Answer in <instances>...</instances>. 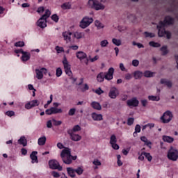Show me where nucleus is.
<instances>
[{
	"label": "nucleus",
	"instance_id": "obj_63",
	"mask_svg": "<svg viewBox=\"0 0 178 178\" xmlns=\"http://www.w3.org/2000/svg\"><path fill=\"white\" fill-rule=\"evenodd\" d=\"M142 106H144L145 108V106H147V104H148V101L147 99H142L140 101Z\"/></svg>",
	"mask_w": 178,
	"mask_h": 178
},
{
	"label": "nucleus",
	"instance_id": "obj_3",
	"mask_svg": "<svg viewBox=\"0 0 178 178\" xmlns=\"http://www.w3.org/2000/svg\"><path fill=\"white\" fill-rule=\"evenodd\" d=\"M88 5L90 8L95 9V10H104L105 9V6L97 0H89Z\"/></svg>",
	"mask_w": 178,
	"mask_h": 178
},
{
	"label": "nucleus",
	"instance_id": "obj_37",
	"mask_svg": "<svg viewBox=\"0 0 178 178\" xmlns=\"http://www.w3.org/2000/svg\"><path fill=\"white\" fill-rule=\"evenodd\" d=\"M142 155H144V156L147 159L149 162H151V161H152V156H151V154L143 152Z\"/></svg>",
	"mask_w": 178,
	"mask_h": 178
},
{
	"label": "nucleus",
	"instance_id": "obj_17",
	"mask_svg": "<svg viewBox=\"0 0 178 178\" xmlns=\"http://www.w3.org/2000/svg\"><path fill=\"white\" fill-rule=\"evenodd\" d=\"M62 35L64 38V40L66 41V42H70L72 41V35H73V33L67 31L63 32Z\"/></svg>",
	"mask_w": 178,
	"mask_h": 178
},
{
	"label": "nucleus",
	"instance_id": "obj_48",
	"mask_svg": "<svg viewBox=\"0 0 178 178\" xmlns=\"http://www.w3.org/2000/svg\"><path fill=\"white\" fill-rule=\"evenodd\" d=\"M108 44H109V42L106 40H104L101 41V42H100V45L102 48H104L105 47H106V45H108Z\"/></svg>",
	"mask_w": 178,
	"mask_h": 178
},
{
	"label": "nucleus",
	"instance_id": "obj_22",
	"mask_svg": "<svg viewBox=\"0 0 178 178\" xmlns=\"http://www.w3.org/2000/svg\"><path fill=\"white\" fill-rule=\"evenodd\" d=\"M164 22L165 24L170 26L175 23V19H173L170 15H168L165 17Z\"/></svg>",
	"mask_w": 178,
	"mask_h": 178
},
{
	"label": "nucleus",
	"instance_id": "obj_20",
	"mask_svg": "<svg viewBox=\"0 0 178 178\" xmlns=\"http://www.w3.org/2000/svg\"><path fill=\"white\" fill-rule=\"evenodd\" d=\"M37 154H38L37 151H33L30 154V158L32 161V163H38V157L37 156Z\"/></svg>",
	"mask_w": 178,
	"mask_h": 178
},
{
	"label": "nucleus",
	"instance_id": "obj_44",
	"mask_svg": "<svg viewBox=\"0 0 178 178\" xmlns=\"http://www.w3.org/2000/svg\"><path fill=\"white\" fill-rule=\"evenodd\" d=\"M51 19L53 20V22H55V23H58V22H59V16H58L56 14L51 15Z\"/></svg>",
	"mask_w": 178,
	"mask_h": 178
},
{
	"label": "nucleus",
	"instance_id": "obj_1",
	"mask_svg": "<svg viewBox=\"0 0 178 178\" xmlns=\"http://www.w3.org/2000/svg\"><path fill=\"white\" fill-rule=\"evenodd\" d=\"M60 156L65 165H70L73 161L77 159V156H72V152L69 148L63 149L60 153Z\"/></svg>",
	"mask_w": 178,
	"mask_h": 178
},
{
	"label": "nucleus",
	"instance_id": "obj_8",
	"mask_svg": "<svg viewBox=\"0 0 178 178\" xmlns=\"http://www.w3.org/2000/svg\"><path fill=\"white\" fill-rule=\"evenodd\" d=\"M140 104V101L137 99V97H132L127 101V105L129 108H137Z\"/></svg>",
	"mask_w": 178,
	"mask_h": 178
},
{
	"label": "nucleus",
	"instance_id": "obj_14",
	"mask_svg": "<svg viewBox=\"0 0 178 178\" xmlns=\"http://www.w3.org/2000/svg\"><path fill=\"white\" fill-rule=\"evenodd\" d=\"M40 105V102L37 99L32 100L25 104L26 109H31V108H34L35 106H38Z\"/></svg>",
	"mask_w": 178,
	"mask_h": 178
},
{
	"label": "nucleus",
	"instance_id": "obj_53",
	"mask_svg": "<svg viewBox=\"0 0 178 178\" xmlns=\"http://www.w3.org/2000/svg\"><path fill=\"white\" fill-rule=\"evenodd\" d=\"M6 115L9 118H12V116H15V111H8L6 112Z\"/></svg>",
	"mask_w": 178,
	"mask_h": 178
},
{
	"label": "nucleus",
	"instance_id": "obj_16",
	"mask_svg": "<svg viewBox=\"0 0 178 178\" xmlns=\"http://www.w3.org/2000/svg\"><path fill=\"white\" fill-rule=\"evenodd\" d=\"M118 95H119V90L118 88L115 87L111 88L110 92H108V97H110L111 99H115Z\"/></svg>",
	"mask_w": 178,
	"mask_h": 178
},
{
	"label": "nucleus",
	"instance_id": "obj_26",
	"mask_svg": "<svg viewBox=\"0 0 178 178\" xmlns=\"http://www.w3.org/2000/svg\"><path fill=\"white\" fill-rule=\"evenodd\" d=\"M143 76H144V73H143V72L135 71L134 72V77L135 80H140L143 77Z\"/></svg>",
	"mask_w": 178,
	"mask_h": 178
},
{
	"label": "nucleus",
	"instance_id": "obj_6",
	"mask_svg": "<svg viewBox=\"0 0 178 178\" xmlns=\"http://www.w3.org/2000/svg\"><path fill=\"white\" fill-rule=\"evenodd\" d=\"M63 65L64 66L65 72L69 77H72L73 75V73L72 72L71 70V65L69 64V61H67V58H66V56H64L63 60Z\"/></svg>",
	"mask_w": 178,
	"mask_h": 178
},
{
	"label": "nucleus",
	"instance_id": "obj_60",
	"mask_svg": "<svg viewBox=\"0 0 178 178\" xmlns=\"http://www.w3.org/2000/svg\"><path fill=\"white\" fill-rule=\"evenodd\" d=\"M132 65L135 67H137V66H138V65H140V62L138 60H132Z\"/></svg>",
	"mask_w": 178,
	"mask_h": 178
},
{
	"label": "nucleus",
	"instance_id": "obj_32",
	"mask_svg": "<svg viewBox=\"0 0 178 178\" xmlns=\"http://www.w3.org/2000/svg\"><path fill=\"white\" fill-rule=\"evenodd\" d=\"M140 140L141 141L145 143V145H147V147H149V148H151V145L152 144V143H151V141H149L147 137L142 136L140 137Z\"/></svg>",
	"mask_w": 178,
	"mask_h": 178
},
{
	"label": "nucleus",
	"instance_id": "obj_56",
	"mask_svg": "<svg viewBox=\"0 0 178 178\" xmlns=\"http://www.w3.org/2000/svg\"><path fill=\"white\" fill-rule=\"evenodd\" d=\"M52 120L54 122V126H60V124H62V121H58L55 119H53Z\"/></svg>",
	"mask_w": 178,
	"mask_h": 178
},
{
	"label": "nucleus",
	"instance_id": "obj_46",
	"mask_svg": "<svg viewBox=\"0 0 178 178\" xmlns=\"http://www.w3.org/2000/svg\"><path fill=\"white\" fill-rule=\"evenodd\" d=\"M80 89L82 91V92H84L90 89V87L88 86V85L87 83H85L84 87L80 86Z\"/></svg>",
	"mask_w": 178,
	"mask_h": 178
},
{
	"label": "nucleus",
	"instance_id": "obj_52",
	"mask_svg": "<svg viewBox=\"0 0 178 178\" xmlns=\"http://www.w3.org/2000/svg\"><path fill=\"white\" fill-rule=\"evenodd\" d=\"M15 47H24V42L23 41H19L15 43Z\"/></svg>",
	"mask_w": 178,
	"mask_h": 178
},
{
	"label": "nucleus",
	"instance_id": "obj_42",
	"mask_svg": "<svg viewBox=\"0 0 178 178\" xmlns=\"http://www.w3.org/2000/svg\"><path fill=\"white\" fill-rule=\"evenodd\" d=\"M75 170V172L78 174L79 176H81V175H83V172H84V169H83V167H78Z\"/></svg>",
	"mask_w": 178,
	"mask_h": 178
},
{
	"label": "nucleus",
	"instance_id": "obj_57",
	"mask_svg": "<svg viewBox=\"0 0 178 178\" xmlns=\"http://www.w3.org/2000/svg\"><path fill=\"white\" fill-rule=\"evenodd\" d=\"M51 175L54 177H56V178H58V177H60V175L56 171H53L51 172Z\"/></svg>",
	"mask_w": 178,
	"mask_h": 178
},
{
	"label": "nucleus",
	"instance_id": "obj_31",
	"mask_svg": "<svg viewBox=\"0 0 178 178\" xmlns=\"http://www.w3.org/2000/svg\"><path fill=\"white\" fill-rule=\"evenodd\" d=\"M166 26V24L165 23V20L163 22L160 21L159 23V25H157V29H158V33H159V30L161 32H162V30H165V26Z\"/></svg>",
	"mask_w": 178,
	"mask_h": 178
},
{
	"label": "nucleus",
	"instance_id": "obj_51",
	"mask_svg": "<svg viewBox=\"0 0 178 178\" xmlns=\"http://www.w3.org/2000/svg\"><path fill=\"white\" fill-rule=\"evenodd\" d=\"M80 130H81V127H79V125H75L72 131H71L72 132H76V131H80Z\"/></svg>",
	"mask_w": 178,
	"mask_h": 178
},
{
	"label": "nucleus",
	"instance_id": "obj_21",
	"mask_svg": "<svg viewBox=\"0 0 178 178\" xmlns=\"http://www.w3.org/2000/svg\"><path fill=\"white\" fill-rule=\"evenodd\" d=\"M31 57V54L29 52L24 51L22 54L21 59L22 62H27V60H30V58Z\"/></svg>",
	"mask_w": 178,
	"mask_h": 178
},
{
	"label": "nucleus",
	"instance_id": "obj_2",
	"mask_svg": "<svg viewBox=\"0 0 178 178\" xmlns=\"http://www.w3.org/2000/svg\"><path fill=\"white\" fill-rule=\"evenodd\" d=\"M51 16V11L46 10L45 13L42 17L38 20L37 24L40 29H45L47 27V19Z\"/></svg>",
	"mask_w": 178,
	"mask_h": 178
},
{
	"label": "nucleus",
	"instance_id": "obj_55",
	"mask_svg": "<svg viewBox=\"0 0 178 178\" xmlns=\"http://www.w3.org/2000/svg\"><path fill=\"white\" fill-rule=\"evenodd\" d=\"M76 113V108H71L68 112L69 116H73Z\"/></svg>",
	"mask_w": 178,
	"mask_h": 178
},
{
	"label": "nucleus",
	"instance_id": "obj_30",
	"mask_svg": "<svg viewBox=\"0 0 178 178\" xmlns=\"http://www.w3.org/2000/svg\"><path fill=\"white\" fill-rule=\"evenodd\" d=\"M72 36L74 38L80 40V38H83V37H84V33L76 31L74 34H72Z\"/></svg>",
	"mask_w": 178,
	"mask_h": 178
},
{
	"label": "nucleus",
	"instance_id": "obj_45",
	"mask_svg": "<svg viewBox=\"0 0 178 178\" xmlns=\"http://www.w3.org/2000/svg\"><path fill=\"white\" fill-rule=\"evenodd\" d=\"M55 49H56L57 54H62V52H65V49H63V47H60L59 46H56L55 47Z\"/></svg>",
	"mask_w": 178,
	"mask_h": 178
},
{
	"label": "nucleus",
	"instance_id": "obj_13",
	"mask_svg": "<svg viewBox=\"0 0 178 178\" xmlns=\"http://www.w3.org/2000/svg\"><path fill=\"white\" fill-rule=\"evenodd\" d=\"M115 73V68L110 67L107 72L104 73L105 79L108 81L113 79V74Z\"/></svg>",
	"mask_w": 178,
	"mask_h": 178
},
{
	"label": "nucleus",
	"instance_id": "obj_25",
	"mask_svg": "<svg viewBox=\"0 0 178 178\" xmlns=\"http://www.w3.org/2000/svg\"><path fill=\"white\" fill-rule=\"evenodd\" d=\"M90 106L93 108V109H95L96 111H101V109H102L101 104L97 102H92L90 104Z\"/></svg>",
	"mask_w": 178,
	"mask_h": 178
},
{
	"label": "nucleus",
	"instance_id": "obj_36",
	"mask_svg": "<svg viewBox=\"0 0 178 178\" xmlns=\"http://www.w3.org/2000/svg\"><path fill=\"white\" fill-rule=\"evenodd\" d=\"M160 49L162 52L163 56H165V55H168V54H169V50H168V46H163Z\"/></svg>",
	"mask_w": 178,
	"mask_h": 178
},
{
	"label": "nucleus",
	"instance_id": "obj_23",
	"mask_svg": "<svg viewBox=\"0 0 178 178\" xmlns=\"http://www.w3.org/2000/svg\"><path fill=\"white\" fill-rule=\"evenodd\" d=\"M162 140L163 141H164V143H168V144H172V143L175 141V138H173V137L166 136V135H163L162 136Z\"/></svg>",
	"mask_w": 178,
	"mask_h": 178
},
{
	"label": "nucleus",
	"instance_id": "obj_39",
	"mask_svg": "<svg viewBox=\"0 0 178 178\" xmlns=\"http://www.w3.org/2000/svg\"><path fill=\"white\" fill-rule=\"evenodd\" d=\"M112 42L114 44V45H116L117 47H120L122 45V40L116 38L112 39Z\"/></svg>",
	"mask_w": 178,
	"mask_h": 178
},
{
	"label": "nucleus",
	"instance_id": "obj_4",
	"mask_svg": "<svg viewBox=\"0 0 178 178\" xmlns=\"http://www.w3.org/2000/svg\"><path fill=\"white\" fill-rule=\"evenodd\" d=\"M167 157L170 161L176 162V161L178 159V150L175 148H173V147H171L168 151Z\"/></svg>",
	"mask_w": 178,
	"mask_h": 178
},
{
	"label": "nucleus",
	"instance_id": "obj_64",
	"mask_svg": "<svg viewBox=\"0 0 178 178\" xmlns=\"http://www.w3.org/2000/svg\"><path fill=\"white\" fill-rule=\"evenodd\" d=\"M99 59V56H95L94 58H90V62H95L96 60H98Z\"/></svg>",
	"mask_w": 178,
	"mask_h": 178
},
{
	"label": "nucleus",
	"instance_id": "obj_34",
	"mask_svg": "<svg viewBox=\"0 0 178 178\" xmlns=\"http://www.w3.org/2000/svg\"><path fill=\"white\" fill-rule=\"evenodd\" d=\"M45 143H47V137L45 136L40 137L38 140V145H40V146L45 145Z\"/></svg>",
	"mask_w": 178,
	"mask_h": 178
},
{
	"label": "nucleus",
	"instance_id": "obj_29",
	"mask_svg": "<svg viewBox=\"0 0 178 178\" xmlns=\"http://www.w3.org/2000/svg\"><path fill=\"white\" fill-rule=\"evenodd\" d=\"M18 144H20V145H23V147H26L27 146V140L26 139V137L22 136L18 140Z\"/></svg>",
	"mask_w": 178,
	"mask_h": 178
},
{
	"label": "nucleus",
	"instance_id": "obj_27",
	"mask_svg": "<svg viewBox=\"0 0 178 178\" xmlns=\"http://www.w3.org/2000/svg\"><path fill=\"white\" fill-rule=\"evenodd\" d=\"M161 84H165L168 88H172V86H173V83L170 81H168L165 79H161Z\"/></svg>",
	"mask_w": 178,
	"mask_h": 178
},
{
	"label": "nucleus",
	"instance_id": "obj_50",
	"mask_svg": "<svg viewBox=\"0 0 178 178\" xmlns=\"http://www.w3.org/2000/svg\"><path fill=\"white\" fill-rule=\"evenodd\" d=\"M56 76L57 77H60V76H62V69L60 67L56 69Z\"/></svg>",
	"mask_w": 178,
	"mask_h": 178
},
{
	"label": "nucleus",
	"instance_id": "obj_19",
	"mask_svg": "<svg viewBox=\"0 0 178 178\" xmlns=\"http://www.w3.org/2000/svg\"><path fill=\"white\" fill-rule=\"evenodd\" d=\"M67 133L70 136V138L72 141H80V140H81V136L76 134L74 132L70 131H68Z\"/></svg>",
	"mask_w": 178,
	"mask_h": 178
},
{
	"label": "nucleus",
	"instance_id": "obj_7",
	"mask_svg": "<svg viewBox=\"0 0 178 178\" xmlns=\"http://www.w3.org/2000/svg\"><path fill=\"white\" fill-rule=\"evenodd\" d=\"M92 22H94V19L92 17H85L81 21L79 26L81 29H86Z\"/></svg>",
	"mask_w": 178,
	"mask_h": 178
},
{
	"label": "nucleus",
	"instance_id": "obj_28",
	"mask_svg": "<svg viewBox=\"0 0 178 178\" xmlns=\"http://www.w3.org/2000/svg\"><path fill=\"white\" fill-rule=\"evenodd\" d=\"M67 174L70 176V177H76V171L72 168H67Z\"/></svg>",
	"mask_w": 178,
	"mask_h": 178
},
{
	"label": "nucleus",
	"instance_id": "obj_61",
	"mask_svg": "<svg viewBox=\"0 0 178 178\" xmlns=\"http://www.w3.org/2000/svg\"><path fill=\"white\" fill-rule=\"evenodd\" d=\"M93 165L95 166H101V161H99L98 159H95L93 161Z\"/></svg>",
	"mask_w": 178,
	"mask_h": 178
},
{
	"label": "nucleus",
	"instance_id": "obj_33",
	"mask_svg": "<svg viewBox=\"0 0 178 178\" xmlns=\"http://www.w3.org/2000/svg\"><path fill=\"white\" fill-rule=\"evenodd\" d=\"M97 80L99 83H102L105 80V74L104 72H100L97 76Z\"/></svg>",
	"mask_w": 178,
	"mask_h": 178
},
{
	"label": "nucleus",
	"instance_id": "obj_41",
	"mask_svg": "<svg viewBox=\"0 0 178 178\" xmlns=\"http://www.w3.org/2000/svg\"><path fill=\"white\" fill-rule=\"evenodd\" d=\"M144 76L145 77H154V74H155V72H152L151 71L147 70L144 72Z\"/></svg>",
	"mask_w": 178,
	"mask_h": 178
},
{
	"label": "nucleus",
	"instance_id": "obj_47",
	"mask_svg": "<svg viewBox=\"0 0 178 178\" xmlns=\"http://www.w3.org/2000/svg\"><path fill=\"white\" fill-rule=\"evenodd\" d=\"M141 131V127L140 126V124H136L135 127V133H134V134H137V133H140Z\"/></svg>",
	"mask_w": 178,
	"mask_h": 178
},
{
	"label": "nucleus",
	"instance_id": "obj_5",
	"mask_svg": "<svg viewBox=\"0 0 178 178\" xmlns=\"http://www.w3.org/2000/svg\"><path fill=\"white\" fill-rule=\"evenodd\" d=\"M172 119H173V113L170 111H167L161 117L160 120L162 123L168 124L172 121Z\"/></svg>",
	"mask_w": 178,
	"mask_h": 178
},
{
	"label": "nucleus",
	"instance_id": "obj_59",
	"mask_svg": "<svg viewBox=\"0 0 178 178\" xmlns=\"http://www.w3.org/2000/svg\"><path fill=\"white\" fill-rule=\"evenodd\" d=\"M44 11L45 8H44L42 6L39 7L37 10L38 13H44Z\"/></svg>",
	"mask_w": 178,
	"mask_h": 178
},
{
	"label": "nucleus",
	"instance_id": "obj_38",
	"mask_svg": "<svg viewBox=\"0 0 178 178\" xmlns=\"http://www.w3.org/2000/svg\"><path fill=\"white\" fill-rule=\"evenodd\" d=\"M148 99L149 101H160L161 100V97H159V96H154V95H149L148 96Z\"/></svg>",
	"mask_w": 178,
	"mask_h": 178
},
{
	"label": "nucleus",
	"instance_id": "obj_24",
	"mask_svg": "<svg viewBox=\"0 0 178 178\" xmlns=\"http://www.w3.org/2000/svg\"><path fill=\"white\" fill-rule=\"evenodd\" d=\"M92 119H93V120L99 122V121L102 120L104 118H103L102 114H97V113H92Z\"/></svg>",
	"mask_w": 178,
	"mask_h": 178
},
{
	"label": "nucleus",
	"instance_id": "obj_11",
	"mask_svg": "<svg viewBox=\"0 0 178 178\" xmlns=\"http://www.w3.org/2000/svg\"><path fill=\"white\" fill-rule=\"evenodd\" d=\"M62 108L51 107L49 109H47L45 113L46 115H56V113H62Z\"/></svg>",
	"mask_w": 178,
	"mask_h": 178
},
{
	"label": "nucleus",
	"instance_id": "obj_10",
	"mask_svg": "<svg viewBox=\"0 0 178 178\" xmlns=\"http://www.w3.org/2000/svg\"><path fill=\"white\" fill-rule=\"evenodd\" d=\"M76 56L78 59H79V60H84V59H86L85 60V63L86 65H88V58H87V54H86L84 51H78L76 53Z\"/></svg>",
	"mask_w": 178,
	"mask_h": 178
},
{
	"label": "nucleus",
	"instance_id": "obj_54",
	"mask_svg": "<svg viewBox=\"0 0 178 178\" xmlns=\"http://www.w3.org/2000/svg\"><path fill=\"white\" fill-rule=\"evenodd\" d=\"M134 123V118H129L127 120V124L128 126H131Z\"/></svg>",
	"mask_w": 178,
	"mask_h": 178
},
{
	"label": "nucleus",
	"instance_id": "obj_9",
	"mask_svg": "<svg viewBox=\"0 0 178 178\" xmlns=\"http://www.w3.org/2000/svg\"><path fill=\"white\" fill-rule=\"evenodd\" d=\"M49 166L50 169H53V170L57 169L59 171H61L63 169L62 166H60V165L59 164V162H58L56 160H50L49 161Z\"/></svg>",
	"mask_w": 178,
	"mask_h": 178
},
{
	"label": "nucleus",
	"instance_id": "obj_18",
	"mask_svg": "<svg viewBox=\"0 0 178 178\" xmlns=\"http://www.w3.org/2000/svg\"><path fill=\"white\" fill-rule=\"evenodd\" d=\"M158 35L159 37H164V35H166L168 40H170L172 33L165 29H163L161 32V30H159V32H158Z\"/></svg>",
	"mask_w": 178,
	"mask_h": 178
},
{
	"label": "nucleus",
	"instance_id": "obj_15",
	"mask_svg": "<svg viewBox=\"0 0 178 178\" xmlns=\"http://www.w3.org/2000/svg\"><path fill=\"white\" fill-rule=\"evenodd\" d=\"M36 73V77L38 80H41L44 77V73H47V69L46 68H41L40 70L36 69L35 70Z\"/></svg>",
	"mask_w": 178,
	"mask_h": 178
},
{
	"label": "nucleus",
	"instance_id": "obj_49",
	"mask_svg": "<svg viewBox=\"0 0 178 178\" xmlns=\"http://www.w3.org/2000/svg\"><path fill=\"white\" fill-rule=\"evenodd\" d=\"M145 35L146 38L149 37L150 38H154L155 37V34L149 32H145Z\"/></svg>",
	"mask_w": 178,
	"mask_h": 178
},
{
	"label": "nucleus",
	"instance_id": "obj_58",
	"mask_svg": "<svg viewBox=\"0 0 178 178\" xmlns=\"http://www.w3.org/2000/svg\"><path fill=\"white\" fill-rule=\"evenodd\" d=\"M95 92L96 94H97L98 95H101V94H104V90H102V89H101V88H99L98 89H97Z\"/></svg>",
	"mask_w": 178,
	"mask_h": 178
},
{
	"label": "nucleus",
	"instance_id": "obj_12",
	"mask_svg": "<svg viewBox=\"0 0 178 178\" xmlns=\"http://www.w3.org/2000/svg\"><path fill=\"white\" fill-rule=\"evenodd\" d=\"M118 139L116 138V136L115 134L111 135L110 138V144L113 149H119V145L117 144Z\"/></svg>",
	"mask_w": 178,
	"mask_h": 178
},
{
	"label": "nucleus",
	"instance_id": "obj_62",
	"mask_svg": "<svg viewBox=\"0 0 178 178\" xmlns=\"http://www.w3.org/2000/svg\"><path fill=\"white\" fill-rule=\"evenodd\" d=\"M131 79H133V75H131V74L128 73L125 74V80H131Z\"/></svg>",
	"mask_w": 178,
	"mask_h": 178
},
{
	"label": "nucleus",
	"instance_id": "obj_40",
	"mask_svg": "<svg viewBox=\"0 0 178 178\" xmlns=\"http://www.w3.org/2000/svg\"><path fill=\"white\" fill-rule=\"evenodd\" d=\"M149 45L150 47H152L153 48H159V47H161V44L154 42V41H151L149 42Z\"/></svg>",
	"mask_w": 178,
	"mask_h": 178
},
{
	"label": "nucleus",
	"instance_id": "obj_43",
	"mask_svg": "<svg viewBox=\"0 0 178 178\" xmlns=\"http://www.w3.org/2000/svg\"><path fill=\"white\" fill-rule=\"evenodd\" d=\"M95 26H96V27H97V29H104V24H102V23H101V22L96 20L95 22Z\"/></svg>",
	"mask_w": 178,
	"mask_h": 178
},
{
	"label": "nucleus",
	"instance_id": "obj_35",
	"mask_svg": "<svg viewBox=\"0 0 178 178\" xmlns=\"http://www.w3.org/2000/svg\"><path fill=\"white\" fill-rule=\"evenodd\" d=\"M62 9L64 10H66L67 9H72V4L69 2L64 3L61 5Z\"/></svg>",
	"mask_w": 178,
	"mask_h": 178
}]
</instances>
